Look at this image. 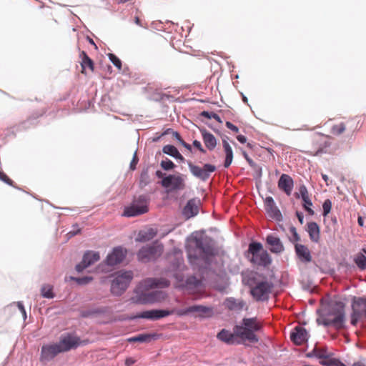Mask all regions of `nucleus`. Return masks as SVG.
<instances>
[{"label": "nucleus", "mask_w": 366, "mask_h": 366, "mask_svg": "<svg viewBox=\"0 0 366 366\" xmlns=\"http://www.w3.org/2000/svg\"><path fill=\"white\" fill-rule=\"evenodd\" d=\"M325 326H333L337 330L345 327V305L341 302H336L330 305L327 309L322 311L317 320Z\"/></svg>", "instance_id": "1"}, {"label": "nucleus", "mask_w": 366, "mask_h": 366, "mask_svg": "<svg viewBox=\"0 0 366 366\" xmlns=\"http://www.w3.org/2000/svg\"><path fill=\"white\" fill-rule=\"evenodd\" d=\"M262 322L257 317L243 318L240 325L234 327V332L237 336L243 341H248L251 343H257L259 341L255 332L262 329Z\"/></svg>", "instance_id": "2"}, {"label": "nucleus", "mask_w": 366, "mask_h": 366, "mask_svg": "<svg viewBox=\"0 0 366 366\" xmlns=\"http://www.w3.org/2000/svg\"><path fill=\"white\" fill-rule=\"evenodd\" d=\"M250 287V293L257 301H265L268 300L269 295L273 287L267 280H258L255 277H251L247 282Z\"/></svg>", "instance_id": "3"}, {"label": "nucleus", "mask_w": 366, "mask_h": 366, "mask_svg": "<svg viewBox=\"0 0 366 366\" xmlns=\"http://www.w3.org/2000/svg\"><path fill=\"white\" fill-rule=\"evenodd\" d=\"M192 243L194 245H189L187 248L188 258L191 263L199 257L213 254V248L207 239L195 238Z\"/></svg>", "instance_id": "4"}, {"label": "nucleus", "mask_w": 366, "mask_h": 366, "mask_svg": "<svg viewBox=\"0 0 366 366\" xmlns=\"http://www.w3.org/2000/svg\"><path fill=\"white\" fill-rule=\"evenodd\" d=\"M133 278L132 271L119 272L116 273L112 281L111 292L115 295H122L127 288Z\"/></svg>", "instance_id": "5"}, {"label": "nucleus", "mask_w": 366, "mask_h": 366, "mask_svg": "<svg viewBox=\"0 0 366 366\" xmlns=\"http://www.w3.org/2000/svg\"><path fill=\"white\" fill-rule=\"evenodd\" d=\"M248 252L252 254L251 262L259 266L266 267L271 263L269 253L262 249L259 242H252L249 245Z\"/></svg>", "instance_id": "6"}, {"label": "nucleus", "mask_w": 366, "mask_h": 366, "mask_svg": "<svg viewBox=\"0 0 366 366\" xmlns=\"http://www.w3.org/2000/svg\"><path fill=\"white\" fill-rule=\"evenodd\" d=\"M162 252L163 245L154 242L152 244L142 247L137 252V257L141 262H148L157 259Z\"/></svg>", "instance_id": "7"}, {"label": "nucleus", "mask_w": 366, "mask_h": 366, "mask_svg": "<svg viewBox=\"0 0 366 366\" xmlns=\"http://www.w3.org/2000/svg\"><path fill=\"white\" fill-rule=\"evenodd\" d=\"M161 185L168 192L184 190L186 187L184 176L180 173L169 174L162 179Z\"/></svg>", "instance_id": "8"}, {"label": "nucleus", "mask_w": 366, "mask_h": 366, "mask_svg": "<svg viewBox=\"0 0 366 366\" xmlns=\"http://www.w3.org/2000/svg\"><path fill=\"white\" fill-rule=\"evenodd\" d=\"M352 310L350 323L353 326H356L360 320L366 318V298L354 297L352 302Z\"/></svg>", "instance_id": "9"}, {"label": "nucleus", "mask_w": 366, "mask_h": 366, "mask_svg": "<svg viewBox=\"0 0 366 366\" xmlns=\"http://www.w3.org/2000/svg\"><path fill=\"white\" fill-rule=\"evenodd\" d=\"M148 207L145 197L140 196L135 199L131 206L125 208L124 215L126 217H134L147 212Z\"/></svg>", "instance_id": "10"}, {"label": "nucleus", "mask_w": 366, "mask_h": 366, "mask_svg": "<svg viewBox=\"0 0 366 366\" xmlns=\"http://www.w3.org/2000/svg\"><path fill=\"white\" fill-rule=\"evenodd\" d=\"M88 342V340H81L77 336L71 334H66L61 337L58 344L63 352H64L71 349H75L81 345H86Z\"/></svg>", "instance_id": "11"}, {"label": "nucleus", "mask_w": 366, "mask_h": 366, "mask_svg": "<svg viewBox=\"0 0 366 366\" xmlns=\"http://www.w3.org/2000/svg\"><path fill=\"white\" fill-rule=\"evenodd\" d=\"M191 173L196 177L206 181L211 173L216 170V167L210 164H205L203 167L194 165L192 162H187Z\"/></svg>", "instance_id": "12"}, {"label": "nucleus", "mask_w": 366, "mask_h": 366, "mask_svg": "<svg viewBox=\"0 0 366 366\" xmlns=\"http://www.w3.org/2000/svg\"><path fill=\"white\" fill-rule=\"evenodd\" d=\"M311 144L312 147L310 153L312 155H317L322 153L328 146L326 142V137L320 133H315L312 136Z\"/></svg>", "instance_id": "13"}, {"label": "nucleus", "mask_w": 366, "mask_h": 366, "mask_svg": "<svg viewBox=\"0 0 366 366\" xmlns=\"http://www.w3.org/2000/svg\"><path fill=\"white\" fill-rule=\"evenodd\" d=\"M197 312L201 317H209L213 315V310L212 307H205L203 305H193L187 307L185 310H177L176 313L179 316L186 315L189 313Z\"/></svg>", "instance_id": "14"}, {"label": "nucleus", "mask_w": 366, "mask_h": 366, "mask_svg": "<svg viewBox=\"0 0 366 366\" xmlns=\"http://www.w3.org/2000/svg\"><path fill=\"white\" fill-rule=\"evenodd\" d=\"M174 310H151L144 311L137 314L136 318H144L152 320H157L165 317H167L174 313Z\"/></svg>", "instance_id": "15"}, {"label": "nucleus", "mask_w": 366, "mask_h": 366, "mask_svg": "<svg viewBox=\"0 0 366 366\" xmlns=\"http://www.w3.org/2000/svg\"><path fill=\"white\" fill-rule=\"evenodd\" d=\"M63 352L58 343L44 345L41 351V360L49 361L58 354Z\"/></svg>", "instance_id": "16"}, {"label": "nucleus", "mask_w": 366, "mask_h": 366, "mask_svg": "<svg viewBox=\"0 0 366 366\" xmlns=\"http://www.w3.org/2000/svg\"><path fill=\"white\" fill-rule=\"evenodd\" d=\"M127 250L121 247H115L112 253L109 254L107 257V263L108 265L114 266L121 263L125 258Z\"/></svg>", "instance_id": "17"}, {"label": "nucleus", "mask_w": 366, "mask_h": 366, "mask_svg": "<svg viewBox=\"0 0 366 366\" xmlns=\"http://www.w3.org/2000/svg\"><path fill=\"white\" fill-rule=\"evenodd\" d=\"M99 259V254L98 252H87L84 254L82 261L76 266V270L78 272H81Z\"/></svg>", "instance_id": "18"}, {"label": "nucleus", "mask_w": 366, "mask_h": 366, "mask_svg": "<svg viewBox=\"0 0 366 366\" xmlns=\"http://www.w3.org/2000/svg\"><path fill=\"white\" fill-rule=\"evenodd\" d=\"M264 207L269 217L277 221H281L282 214L276 207L275 202L272 197H267L264 199Z\"/></svg>", "instance_id": "19"}, {"label": "nucleus", "mask_w": 366, "mask_h": 366, "mask_svg": "<svg viewBox=\"0 0 366 366\" xmlns=\"http://www.w3.org/2000/svg\"><path fill=\"white\" fill-rule=\"evenodd\" d=\"M199 200L197 199H189L182 210L183 216L187 219H190L199 213Z\"/></svg>", "instance_id": "20"}, {"label": "nucleus", "mask_w": 366, "mask_h": 366, "mask_svg": "<svg viewBox=\"0 0 366 366\" xmlns=\"http://www.w3.org/2000/svg\"><path fill=\"white\" fill-rule=\"evenodd\" d=\"M307 338L306 330L301 326L295 327L290 334L291 340L297 345H301L307 340Z\"/></svg>", "instance_id": "21"}, {"label": "nucleus", "mask_w": 366, "mask_h": 366, "mask_svg": "<svg viewBox=\"0 0 366 366\" xmlns=\"http://www.w3.org/2000/svg\"><path fill=\"white\" fill-rule=\"evenodd\" d=\"M295 250L298 259L303 263H309L312 262V257L309 248L302 244H295Z\"/></svg>", "instance_id": "22"}, {"label": "nucleus", "mask_w": 366, "mask_h": 366, "mask_svg": "<svg viewBox=\"0 0 366 366\" xmlns=\"http://www.w3.org/2000/svg\"><path fill=\"white\" fill-rule=\"evenodd\" d=\"M171 260H174V262L172 264V269L170 272H172V276L178 281L181 282L183 280V276L177 272V271H183L185 266L183 264V259L176 255H173L169 257Z\"/></svg>", "instance_id": "23"}, {"label": "nucleus", "mask_w": 366, "mask_h": 366, "mask_svg": "<svg viewBox=\"0 0 366 366\" xmlns=\"http://www.w3.org/2000/svg\"><path fill=\"white\" fill-rule=\"evenodd\" d=\"M79 57L81 59V72L84 74H87L88 72H93L94 69V63L87 54L82 51L79 54Z\"/></svg>", "instance_id": "24"}, {"label": "nucleus", "mask_w": 366, "mask_h": 366, "mask_svg": "<svg viewBox=\"0 0 366 366\" xmlns=\"http://www.w3.org/2000/svg\"><path fill=\"white\" fill-rule=\"evenodd\" d=\"M294 186L292 177L286 174H282L278 181V187L287 195H290Z\"/></svg>", "instance_id": "25"}, {"label": "nucleus", "mask_w": 366, "mask_h": 366, "mask_svg": "<svg viewBox=\"0 0 366 366\" xmlns=\"http://www.w3.org/2000/svg\"><path fill=\"white\" fill-rule=\"evenodd\" d=\"M200 132L205 147L210 151L214 150L217 144L216 137L206 129H201Z\"/></svg>", "instance_id": "26"}, {"label": "nucleus", "mask_w": 366, "mask_h": 366, "mask_svg": "<svg viewBox=\"0 0 366 366\" xmlns=\"http://www.w3.org/2000/svg\"><path fill=\"white\" fill-rule=\"evenodd\" d=\"M169 285V281L165 278H148L144 281L146 288H164Z\"/></svg>", "instance_id": "27"}, {"label": "nucleus", "mask_w": 366, "mask_h": 366, "mask_svg": "<svg viewBox=\"0 0 366 366\" xmlns=\"http://www.w3.org/2000/svg\"><path fill=\"white\" fill-rule=\"evenodd\" d=\"M224 306L231 311H240L245 307V302L240 299L228 297L224 300Z\"/></svg>", "instance_id": "28"}, {"label": "nucleus", "mask_w": 366, "mask_h": 366, "mask_svg": "<svg viewBox=\"0 0 366 366\" xmlns=\"http://www.w3.org/2000/svg\"><path fill=\"white\" fill-rule=\"evenodd\" d=\"M267 243L271 247L270 251L273 253H280L284 250V246L280 239L274 235L267 237Z\"/></svg>", "instance_id": "29"}, {"label": "nucleus", "mask_w": 366, "mask_h": 366, "mask_svg": "<svg viewBox=\"0 0 366 366\" xmlns=\"http://www.w3.org/2000/svg\"><path fill=\"white\" fill-rule=\"evenodd\" d=\"M162 292H149V293H144L139 295L137 299L134 300L135 302L139 303V304H148V303H152L157 300V295H161Z\"/></svg>", "instance_id": "30"}, {"label": "nucleus", "mask_w": 366, "mask_h": 366, "mask_svg": "<svg viewBox=\"0 0 366 366\" xmlns=\"http://www.w3.org/2000/svg\"><path fill=\"white\" fill-rule=\"evenodd\" d=\"M157 235V230L149 228L139 232L136 241L139 242H145L152 239Z\"/></svg>", "instance_id": "31"}, {"label": "nucleus", "mask_w": 366, "mask_h": 366, "mask_svg": "<svg viewBox=\"0 0 366 366\" xmlns=\"http://www.w3.org/2000/svg\"><path fill=\"white\" fill-rule=\"evenodd\" d=\"M237 337H238L235 334L234 329L233 332L224 329L217 334V338L227 344H234Z\"/></svg>", "instance_id": "32"}, {"label": "nucleus", "mask_w": 366, "mask_h": 366, "mask_svg": "<svg viewBox=\"0 0 366 366\" xmlns=\"http://www.w3.org/2000/svg\"><path fill=\"white\" fill-rule=\"evenodd\" d=\"M222 147L225 153L224 167L228 168L233 160V151L229 142L224 139H222Z\"/></svg>", "instance_id": "33"}, {"label": "nucleus", "mask_w": 366, "mask_h": 366, "mask_svg": "<svg viewBox=\"0 0 366 366\" xmlns=\"http://www.w3.org/2000/svg\"><path fill=\"white\" fill-rule=\"evenodd\" d=\"M307 232L310 239L314 242L320 240V227L316 222H312L307 224Z\"/></svg>", "instance_id": "34"}, {"label": "nucleus", "mask_w": 366, "mask_h": 366, "mask_svg": "<svg viewBox=\"0 0 366 366\" xmlns=\"http://www.w3.org/2000/svg\"><path fill=\"white\" fill-rule=\"evenodd\" d=\"M157 337V335L156 334L144 333V334H139L134 337H129L127 339V341L129 342H149L152 340L156 339Z\"/></svg>", "instance_id": "35"}, {"label": "nucleus", "mask_w": 366, "mask_h": 366, "mask_svg": "<svg viewBox=\"0 0 366 366\" xmlns=\"http://www.w3.org/2000/svg\"><path fill=\"white\" fill-rule=\"evenodd\" d=\"M353 261L360 269L364 270L366 269V257L363 253L356 254L354 256Z\"/></svg>", "instance_id": "36"}, {"label": "nucleus", "mask_w": 366, "mask_h": 366, "mask_svg": "<svg viewBox=\"0 0 366 366\" xmlns=\"http://www.w3.org/2000/svg\"><path fill=\"white\" fill-rule=\"evenodd\" d=\"M347 123V122L335 124L331 128V134L336 136L342 134L345 131Z\"/></svg>", "instance_id": "37"}, {"label": "nucleus", "mask_w": 366, "mask_h": 366, "mask_svg": "<svg viewBox=\"0 0 366 366\" xmlns=\"http://www.w3.org/2000/svg\"><path fill=\"white\" fill-rule=\"evenodd\" d=\"M41 295L46 298H53V287L49 285H43L41 290Z\"/></svg>", "instance_id": "38"}, {"label": "nucleus", "mask_w": 366, "mask_h": 366, "mask_svg": "<svg viewBox=\"0 0 366 366\" xmlns=\"http://www.w3.org/2000/svg\"><path fill=\"white\" fill-rule=\"evenodd\" d=\"M162 152L174 157L177 155L179 151L174 146L167 144L163 147Z\"/></svg>", "instance_id": "39"}, {"label": "nucleus", "mask_w": 366, "mask_h": 366, "mask_svg": "<svg viewBox=\"0 0 366 366\" xmlns=\"http://www.w3.org/2000/svg\"><path fill=\"white\" fill-rule=\"evenodd\" d=\"M312 354L315 357H317L318 358H321V359H325V358L328 357L327 351L325 348H317V347H315L312 350Z\"/></svg>", "instance_id": "40"}, {"label": "nucleus", "mask_w": 366, "mask_h": 366, "mask_svg": "<svg viewBox=\"0 0 366 366\" xmlns=\"http://www.w3.org/2000/svg\"><path fill=\"white\" fill-rule=\"evenodd\" d=\"M290 232L292 234V237H290V242L295 244L297 243V242L300 240V237L298 234L296 228L293 226H291L290 227Z\"/></svg>", "instance_id": "41"}, {"label": "nucleus", "mask_w": 366, "mask_h": 366, "mask_svg": "<svg viewBox=\"0 0 366 366\" xmlns=\"http://www.w3.org/2000/svg\"><path fill=\"white\" fill-rule=\"evenodd\" d=\"M161 167L166 171L172 170L175 167V164L170 159H167L161 162Z\"/></svg>", "instance_id": "42"}, {"label": "nucleus", "mask_w": 366, "mask_h": 366, "mask_svg": "<svg viewBox=\"0 0 366 366\" xmlns=\"http://www.w3.org/2000/svg\"><path fill=\"white\" fill-rule=\"evenodd\" d=\"M322 208H323V216L326 217L331 211L332 202L330 201V199H327L325 200V202L322 204Z\"/></svg>", "instance_id": "43"}, {"label": "nucleus", "mask_w": 366, "mask_h": 366, "mask_svg": "<svg viewBox=\"0 0 366 366\" xmlns=\"http://www.w3.org/2000/svg\"><path fill=\"white\" fill-rule=\"evenodd\" d=\"M109 59L116 67L119 69H122V61L116 55L114 54H109Z\"/></svg>", "instance_id": "44"}, {"label": "nucleus", "mask_w": 366, "mask_h": 366, "mask_svg": "<svg viewBox=\"0 0 366 366\" xmlns=\"http://www.w3.org/2000/svg\"><path fill=\"white\" fill-rule=\"evenodd\" d=\"M299 193L302 201L310 199L308 190L305 185L302 184L300 187Z\"/></svg>", "instance_id": "45"}, {"label": "nucleus", "mask_w": 366, "mask_h": 366, "mask_svg": "<svg viewBox=\"0 0 366 366\" xmlns=\"http://www.w3.org/2000/svg\"><path fill=\"white\" fill-rule=\"evenodd\" d=\"M303 207L308 212L310 215L314 214V211L312 209L311 207L312 206V203L310 199H307L303 201Z\"/></svg>", "instance_id": "46"}, {"label": "nucleus", "mask_w": 366, "mask_h": 366, "mask_svg": "<svg viewBox=\"0 0 366 366\" xmlns=\"http://www.w3.org/2000/svg\"><path fill=\"white\" fill-rule=\"evenodd\" d=\"M71 280L76 281L79 285H86L90 282L92 280V278L89 277H71Z\"/></svg>", "instance_id": "47"}, {"label": "nucleus", "mask_w": 366, "mask_h": 366, "mask_svg": "<svg viewBox=\"0 0 366 366\" xmlns=\"http://www.w3.org/2000/svg\"><path fill=\"white\" fill-rule=\"evenodd\" d=\"M0 180L10 186L14 187V182L4 172L1 171H0Z\"/></svg>", "instance_id": "48"}, {"label": "nucleus", "mask_w": 366, "mask_h": 366, "mask_svg": "<svg viewBox=\"0 0 366 366\" xmlns=\"http://www.w3.org/2000/svg\"><path fill=\"white\" fill-rule=\"evenodd\" d=\"M187 285H192L194 287H197L200 285V281L197 280L195 277H190L187 280Z\"/></svg>", "instance_id": "49"}, {"label": "nucleus", "mask_w": 366, "mask_h": 366, "mask_svg": "<svg viewBox=\"0 0 366 366\" xmlns=\"http://www.w3.org/2000/svg\"><path fill=\"white\" fill-rule=\"evenodd\" d=\"M193 146L196 147L198 150H199L202 153H206V150L202 147V144L198 140H194L193 142Z\"/></svg>", "instance_id": "50"}, {"label": "nucleus", "mask_w": 366, "mask_h": 366, "mask_svg": "<svg viewBox=\"0 0 366 366\" xmlns=\"http://www.w3.org/2000/svg\"><path fill=\"white\" fill-rule=\"evenodd\" d=\"M138 161H139V159H138V158L137 157V153L135 152L134 154L133 159H132V162L130 163V169L132 170H134L135 169L136 165L137 164Z\"/></svg>", "instance_id": "51"}, {"label": "nucleus", "mask_w": 366, "mask_h": 366, "mask_svg": "<svg viewBox=\"0 0 366 366\" xmlns=\"http://www.w3.org/2000/svg\"><path fill=\"white\" fill-rule=\"evenodd\" d=\"M226 127L231 129L232 132H234V133H238L239 132V129L237 127H236L235 125H234L233 124H232L230 122H226Z\"/></svg>", "instance_id": "52"}, {"label": "nucleus", "mask_w": 366, "mask_h": 366, "mask_svg": "<svg viewBox=\"0 0 366 366\" xmlns=\"http://www.w3.org/2000/svg\"><path fill=\"white\" fill-rule=\"evenodd\" d=\"M17 306H18L19 309L20 310V311L22 312V314L24 317V319H25L26 317V311H25L23 304L21 302H18Z\"/></svg>", "instance_id": "53"}, {"label": "nucleus", "mask_w": 366, "mask_h": 366, "mask_svg": "<svg viewBox=\"0 0 366 366\" xmlns=\"http://www.w3.org/2000/svg\"><path fill=\"white\" fill-rule=\"evenodd\" d=\"M211 117H212V119H215L217 122H218L219 123L222 122L221 118H220V117L217 114L212 112L211 113Z\"/></svg>", "instance_id": "54"}, {"label": "nucleus", "mask_w": 366, "mask_h": 366, "mask_svg": "<svg viewBox=\"0 0 366 366\" xmlns=\"http://www.w3.org/2000/svg\"><path fill=\"white\" fill-rule=\"evenodd\" d=\"M237 139L242 144H244L247 142V138L244 135H238Z\"/></svg>", "instance_id": "55"}, {"label": "nucleus", "mask_w": 366, "mask_h": 366, "mask_svg": "<svg viewBox=\"0 0 366 366\" xmlns=\"http://www.w3.org/2000/svg\"><path fill=\"white\" fill-rule=\"evenodd\" d=\"M148 179L147 172H143L141 174V182L146 181Z\"/></svg>", "instance_id": "56"}, {"label": "nucleus", "mask_w": 366, "mask_h": 366, "mask_svg": "<svg viewBox=\"0 0 366 366\" xmlns=\"http://www.w3.org/2000/svg\"><path fill=\"white\" fill-rule=\"evenodd\" d=\"M297 217L298 220L300 221V222L301 224H302L303 223V220H304V216H303L302 213L297 212Z\"/></svg>", "instance_id": "57"}, {"label": "nucleus", "mask_w": 366, "mask_h": 366, "mask_svg": "<svg viewBox=\"0 0 366 366\" xmlns=\"http://www.w3.org/2000/svg\"><path fill=\"white\" fill-rule=\"evenodd\" d=\"M180 142L186 149H187L189 151H192V147L190 144L186 143L184 140L181 141Z\"/></svg>", "instance_id": "58"}, {"label": "nucleus", "mask_w": 366, "mask_h": 366, "mask_svg": "<svg viewBox=\"0 0 366 366\" xmlns=\"http://www.w3.org/2000/svg\"><path fill=\"white\" fill-rule=\"evenodd\" d=\"M165 174L163 173L162 172L159 171V170H157L156 172V176L158 177V178H161L162 179L165 177H164Z\"/></svg>", "instance_id": "59"}, {"label": "nucleus", "mask_w": 366, "mask_h": 366, "mask_svg": "<svg viewBox=\"0 0 366 366\" xmlns=\"http://www.w3.org/2000/svg\"><path fill=\"white\" fill-rule=\"evenodd\" d=\"M243 155H244V158L247 159V161L248 162V163L250 165H252L253 164V161L248 157L247 154L246 152H244Z\"/></svg>", "instance_id": "60"}, {"label": "nucleus", "mask_w": 366, "mask_h": 366, "mask_svg": "<svg viewBox=\"0 0 366 366\" xmlns=\"http://www.w3.org/2000/svg\"><path fill=\"white\" fill-rule=\"evenodd\" d=\"M202 116L204 117H207L208 119H212V117H211V113L208 112H206V111H204L202 112Z\"/></svg>", "instance_id": "61"}, {"label": "nucleus", "mask_w": 366, "mask_h": 366, "mask_svg": "<svg viewBox=\"0 0 366 366\" xmlns=\"http://www.w3.org/2000/svg\"><path fill=\"white\" fill-rule=\"evenodd\" d=\"M357 222H358V224L360 227H363L364 226V220H363V218L362 217H360V216L358 217Z\"/></svg>", "instance_id": "62"}, {"label": "nucleus", "mask_w": 366, "mask_h": 366, "mask_svg": "<svg viewBox=\"0 0 366 366\" xmlns=\"http://www.w3.org/2000/svg\"><path fill=\"white\" fill-rule=\"evenodd\" d=\"M134 362V360L132 358H127L125 361L127 365H130Z\"/></svg>", "instance_id": "63"}, {"label": "nucleus", "mask_w": 366, "mask_h": 366, "mask_svg": "<svg viewBox=\"0 0 366 366\" xmlns=\"http://www.w3.org/2000/svg\"><path fill=\"white\" fill-rule=\"evenodd\" d=\"M134 22H135L137 25H139V26H143V25H142V22H141V20H140V19H139L138 16H136V17H135V19H134Z\"/></svg>", "instance_id": "64"}]
</instances>
